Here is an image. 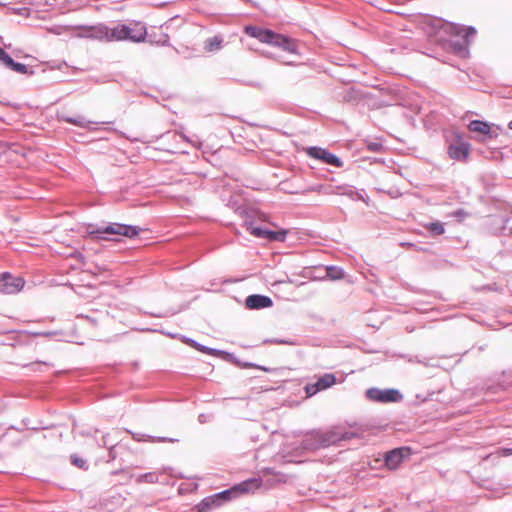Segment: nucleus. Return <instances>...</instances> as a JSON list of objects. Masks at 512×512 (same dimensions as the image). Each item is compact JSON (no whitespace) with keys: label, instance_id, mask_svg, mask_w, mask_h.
<instances>
[{"label":"nucleus","instance_id":"nucleus-1","mask_svg":"<svg viewBox=\"0 0 512 512\" xmlns=\"http://www.w3.org/2000/svg\"><path fill=\"white\" fill-rule=\"evenodd\" d=\"M350 433L344 427L334 426L328 430H313L305 435L302 446L307 450H318L336 445L340 441L348 439Z\"/></svg>","mask_w":512,"mask_h":512},{"label":"nucleus","instance_id":"nucleus-2","mask_svg":"<svg viewBox=\"0 0 512 512\" xmlns=\"http://www.w3.org/2000/svg\"><path fill=\"white\" fill-rule=\"evenodd\" d=\"M87 233L95 239L112 241L116 240L117 236H124L130 239L135 238L139 234V229L136 226L121 223H109L107 225L89 224Z\"/></svg>","mask_w":512,"mask_h":512},{"label":"nucleus","instance_id":"nucleus-3","mask_svg":"<svg viewBox=\"0 0 512 512\" xmlns=\"http://www.w3.org/2000/svg\"><path fill=\"white\" fill-rule=\"evenodd\" d=\"M244 32L248 36L258 39L262 43L279 47L290 53L296 52L297 45L291 38L282 34H277L270 29H265L254 25H247L244 27Z\"/></svg>","mask_w":512,"mask_h":512},{"label":"nucleus","instance_id":"nucleus-4","mask_svg":"<svg viewBox=\"0 0 512 512\" xmlns=\"http://www.w3.org/2000/svg\"><path fill=\"white\" fill-rule=\"evenodd\" d=\"M256 483V479H251L237 484L231 489H226L216 494L207 496L195 506V509L197 512H210L230 501L234 493L248 492L251 489V486L256 485Z\"/></svg>","mask_w":512,"mask_h":512},{"label":"nucleus","instance_id":"nucleus-5","mask_svg":"<svg viewBox=\"0 0 512 512\" xmlns=\"http://www.w3.org/2000/svg\"><path fill=\"white\" fill-rule=\"evenodd\" d=\"M448 31L452 36L459 38V40L452 42L454 51L459 54H465L470 43V37L476 34V30L473 27L451 25L448 27Z\"/></svg>","mask_w":512,"mask_h":512},{"label":"nucleus","instance_id":"nucleus-6","mask_svg":"<svg viewBox=\"0 0 512 512\" xmlns=\"http://www.w3.org/2000/svg\"><path fill=\"white\" fill-rule=\"evenodd\" d=\"M246 230L256 238L266 239L270 242H283L286 239L287 231L284 229L274 231L264 227L256 226L253 221H245Z\"/></svg>","mask_w":512,"mask_h":512},{"label":"nucleus","instance_id":"nucleus-7","mask_svg":"<svg viewBox=\"0 0 512 512\" xmlns=\"http://www.w3.org/2000/svg\"><path fill=\"white\" fill-rule=\"evenodd\" d=\"M143 31L136 34H129V26L126 24H118L112 28L108 27V42L128 40L131 42H143Z\"/></svg>","mask_w":512,"mask_h":512},{"label":"nucleus","instance_id":"nucleus-8","mask_svg":"<svg viewBox=\"0 0 512 512\" xmlns=\"http://www.w3.org/2000/svg\"><path fill=\"white\" fill-rule=\"evenodd\" d=\"M75 30L78 37L108 42V26L105 24L81 25L77 26Z\"/></svg>","mask_w":512,"mask_h":512},{"label":"nucleus","instance_id":"nucleus-9","mask_svg":"<svg viewBox=\"0 0 512 512\" xmlns=\"http://www.w3.org/2000/svg\"><path fill=\"white\" fill-rule=\"evenodd\" d=\"M336 376L332 373H325L319 377H316L313 382L307 383L304 387V391L307 397H312L317 393L330 388L336 383Z\"/></svg>","mask_w":512,"mask_h":512},{"label":"nucleus","instance_id":"nucleus-10","mask_svg":"<svg viewBox=\"0 0 512 512\" xmlns=\"http://www.w3.org/2000/svg\"><path fill=\"white\" fill-rule=\"evenodd\" d=\"M366 395L370 400L381 403L398 402L402 399V395L396 389L371 388L366 391Z\"/></svg>","mask_w":512,"mask_h":512},{"label":"nucleus","instance_id":"nucleus-11","mask_svg":"<svg viewBox=\"0 0 512 512\" xmlns=\"http://www.w3.org/2000/svg\"><path fill=\"white\" fill-rule=\"evenodd\" d=\"M183 341L186 344H188L189 346L195 348L196 350H198L200 352H203V353H206L209 355H213V356H220L224 360L231 361V362H234V363L240 365V362L235 358V356L232 353H229V352H226L223 350H219V349H215V348H210V347L202 345V344L198 343L197 341H195L194 339H191L188 337H183Z\"/></svg>","mask_w":512,"mask_h":512},{"label":"nucleus","instance_id":"nucleus-12","mask_svg":"<svg viewBox=\"0 0 512 512\" xmlns=\"http://www.w3.org/2000/svg\"><path fill=\"white\" fill-rule=\"evenodd\" d=\"M307 154L314 159L320 160L327 165L334 167H342L343 162L333 153H330L324 148L312 146L307 148Z\"/></svg>","mask_w":512,"mask_h":512},{"label":"nucleus","instance_id":"nucleus-13","mask_svg":"<svg viewBox=\"0 0 512 512\" xmlns=\"http://www.w3.org/2000/svg\"><path fill=\"white\" fill-rule=\"evenodd\" d=\"M24 286V280L20 277H14L8 272L0 274V292L4 294H14L20 291Z\"/></svg>","mask_w":512,"mask_h":512},{"label":"nucleus","instance_id":"nucleus-14","mask_svg":"<svg viewBox=\"0 0 512 512\" xmlns=\"http://www.w3.org/2000/svg\"><path fill=\"white\" fill-rule=\"evenodd\" d=\"M411 454V450L408 447H401L391 450L385 455V465L390 470L397 469L403 460L409 457Z\"/></svg>","mask_w":512,"mask_h":512},{"label":"nucleus","instance_id":"nucleus-15","mask_svg":"<svg viewBox=\"0 0 512 512\" xmlns=\"http://www.w3.org/2000/svg\"><path fill=\"white\" fill-rule=\"evenodd\" d=\"M470 153V145L461 139H456L448 147L449 156L458 161L467 160Z\"/></svg>","mask_w":512,"mask_h":512},{"label":"nucleus","instance_id":"nucleus-16","mask_svg":"<svg viewBox=\"0 0 512 512\" xmlns=\"http://www.w3.org/2000/svg\"><path fill=\"white\" fill-rule=\"evenodd\" d=\"M245 305L250 310H259L271 307L273 305V301L269 296L252 294L246 298Z\"/></svg>","mask_w":512,"mask_h":512},{"label":"nucleus","instance_id":"nucleus-17","mask_svg":"<svg viewBox=\"0 0 512 512\" xmlns=\"http://www.w3.org/2000/svg\"><path fill=\"white\" fill-rule=\"evenodd\" d=\"M61 120L63 122L76 125L81 128H85L88 130H95V128L90 127L91 124H94V122L86 120L85 117L81 115L77 116H61Z\"/></svg>","mask_w":512,"mask_h":512},{"label":"nucleus","instance_id":"nucleus-18","mask_svg":"<svg viewBox=\"0 0 512 512\" xmlns=\"http://www.w3.org/2000/svg\"><path fill=\"white\" fill-rule=\"evenodd\" d=\"M128 433L132 435V438L137 442H143V441H150V442H172L174 441L171 438L166 437H154L151 435L143 434V433H137L132 432L130 430H127Z\"/></svg>","mask_w":512,"mask_h":512},{"label":"nucleus","instance_id":"nucleus-19","mask_svg":"<svg viewBox=\"0 0 512 512\" xmlns=\"http://www.w3.org/2000/svg\"><path fill=\"white\" fill-rule=\"evenodd\" d=\"M468 128L472 132L488 135L491 127L487 122L480 120H473L469 123Z\"/></svg>","mask_w":512,"mask_h":512},{"label":"nucleus","instance_id":"nucleus-20","mask_svg":"<svg viewBox=\"0 0 512 512\" xmlns=\"http://www.w3.org/2000/svg\"><path fill=\"white\" fill-rule=\"evenodd\" d=\"M223 39L220 36H214L211 38H208L205 41L204 49L207 52H215L219 51L222 48Z\"/></svg>","mask_w":512,"mask_h":512},{"label":"nucleus","instance_id":"nucleus-21","mask_svg":"<svg viewBox=\"0 0 512 512\" xmlns=\"http://www.w3.org/2000/svg\"><path fill=\"white\" fill-rule=\"evenodd\" d=\"M344 271L342 268L337 266H328L326 267V277L331 280H339L343 278Z\"/></svg>","mask_w":512,"mask_h":512},{"label":"nucleus","instance_id":"nucleus-22","mask_svg":"<svg viewBox=\"0 0 512 512\" xmlns=\"http://www.w3.org/2000/svg\"><path fill=\"white\" fill-rule=\"evenodd\" d=\"M424 227L433 235H442L445 232L444 224L439 221L426 224Z\"/></svg>","mask_w":512,"mask_h":512},{"label":"nucleus","instance_id":"nucleus-23","mask_svg":"<svg viewBox=\"0 0 512 512\" xmlns=\"http://www.w3.org/2000/svg\"><path fill=\"white\" fill-rule=\"evenodd\" d=\"M70 459H71V463L80 469L87 470L89 467L87 461L85 459H83L82 457H79L76 454H72L70 456Z\"/></svg>","mask_w":512,"mask_h":512},{"label":"nucleus","instance_id":"nucleus-24","mask_svg":"<svg viewBox=\"0 0 512 512\" xmlns=\"http://www.w3.org/2000/svg\"><path fill=\"white\" fill-rule=\"evenodd\" d=\"M7 68H9L17 73H20V74L28 73V67L25 64L16 62L13 59Z\"/></svg>","mask_w":512,"mask_h":512},{"label":"nucleus","instance_id":"nucleus-25","mask_svg":"<svg viewBox=\"0 0 512 512\" xmlns=\"http://www.w3.org/2000/svg\"><path fill=\"white\" fill-rule=\"evenodd\" d=\"M12 59L13 58L3 48L0 47V62L5 67H8Z\"/></svg>","mask_w":512,"mask_h":512},{"label":"nucleus","instance_id":"nucleus-26","mask_svg":"<svg viewBox=\"0 0 512 512\" xmlns=\"http://www.w3.org/2000/svg\"><path fill=\"white\" fill-rule=\"evenodd\" d=\"M141 481L146 483H155L158 481V476L155 473H145L140 477Z\"/></svg>","mask_w":512,"mask_h":512},{"label":"nucleus","instance_id":"nucleus-27","mask_svg":"<svg viewBox=\"0 0 512 512\" xmlns=\"http://www.w3.org/2000/svg\"><path fill=\"white\" fill-rule=\"evenodd\" d=\"M138 32H144L143 33V41L145 40L146 38V35H147V30L145 28V26H139V25H136L134 28L130 27L129 26V34H136Z\"/></svg>","mask_w":512,"mask_h":512},{"label":"nucleus","instance_id":"nucleus-28","mask_svg":"<svg viewBox=\"0 0 512 512\" xmlns=\"http://www.w3.org/2000/svg\"><path fill=\"white\" fill-rule=\"evenodd\" d=\"M266 342L273 343V344H285V345H296V342L293 340H286V339H270Z\"/></svg>","mask_w":512,"mask_h":512},{"label":"nucleus","instance_id":"nucleus-29","mask_svg":"<svg viewBox=\"0 0 512 512\" xmlns=\"http://www.w3.org/2000/svg\"><path fill=\"white\" fill-rule=\"evenodd\" d=\"M43 365H45L44 362H34V363H30V364L26 365V368H28L31 371L37 372V371H41V368L43 367Z\"/></svg>","mask_w":512,"mask_h":512},{"label":"nucleus","instance_id":"nucleus-30","mask_svg":"<svg viewBox=\"0 0 512 512\" xmlns=\"http://www.w3.org/2000/svg\"><path fill=\"white\" fill-rule=\"evenodd\" d=\"M367 148L368 150L372 151V152H381L383 147L380 143H369L367 145Z\"/></svg>","mask_w":512,"mask_h":512},{"label":"nucleus","instance_id":"nucleus-31","mask_svg":"<svg viewBox=\"0 0 512 512\" xmlns=\"http://www.w3.org/2000/svg\"><path fill=\"white\" fill-rule=\"evenodd\" d=\"M241 366L245 367V368H247V367H254V368L266 371V372L270 371L269 368H266L264 366H260V365L254 364V363H250V362L243 363Z\"/></svg>","mask_w":512,"mask_h":512},{"label":"nucleus","instance_id":"nucleus-32","mask_svg":"<svg viewBox=\"0 0 512 512\" xmlns=\"http://www.w3.org/2000/svg\"><path fill=\"white\" fill-rule=\"evenodd\" d=\"M467 215V213L464 211V210H458L456 212H454V216L457 217V218H463Z\"/></svg>","mask_w":512,"mask_h":512},{"label":"nucleus","instance_id":"nucleus-33","mask_svg":"<svg viewBox=\"0 0 512 512\" xmlns=\"http://www.w3.org/2000/svg\"><path fill=\"white\" fill-rule=\"evenodd\" d=\"M499 454L501 456H508V455H511L512 454V449H508V448H505V449H501Z\"/></svg>","mask_w":512,"mask_h":512},{"label":"nucleus","instance_id":"nucleus-34","mask_svg":"<svg viewBox=\"0 0 512 512\" xmlns=\"http://www.w3.org/2000/svg\"><path fill=\"white\" fill-rule=\"evenodd\" d=\"M109 457L114 460L116 458V455H115V447L112 446L109 448Z\"/></svg>","mask_w":512,"mask_h":512},{"label":"nucleus","instance_id":"nucleus-35","mask_svg":"<svg viewBox=\"0 0 512 512\" xmlns=\"http://www.w3.org/2000/svg\"><path fill=\"white\" fill-rule=\"evenodd\" d=\"M198 419L200 423H205L207 421V416L205 414H200Z\"/></svg>","mask_w":512,"mask_h":512},{"label":"nucleus","instance_id":"nucleus-36","mask_svg":"<svg viewBox=\"0 0 512 512\" xmlns=\"http://www.w3.org/2000/svg\"><path fill=\"white\" fill-rule=\"evenodd\" d=\"M173 136H177V133H174ZM178 136L181 137L182 139L186 140V141H190L185 135L178 134Z\"/></svg>","mask_w":512,"mask_h":512},{"label":"nucleus","instance_id":"nucleus-37","mask_svg":"<svg viewBox=\"0 0 512 512\" xmlns=\"http://www.w3.org/2000/svg\"><path fill=\"white\" fill-rule=\"evenodd\" d=\"M107 444H108L107 443V436L105 435V436L102 437V445L103 446H107Z\"/></svg>","mask_w":512,"mask_h":512},{"label":"nucleus","instance_id":"nucleus-38","mask_svg":"<svg viewBox=\"0 0 512 512\" xmlns=\"http://www.w3.org/2000/svg\"><path fill=\"white\" fill-rule=\"evenodd\" d=\"M80 433H81V435H83V436H91V432H90V431H88V430H87V431H81Z\"/></svg>","mask_w":512,"mask_h":512},{"label":"nucleus","instance_id":"nucleus-39","mask_svg":"<svg viewBox=\"0 0 512 512\" xmlns=\"http://www.w3.org/2000/svg\"><path fill=\"white\" fill-rule=\"evenodd\" d=\"M53 333L52 332H43V333H38L37 335H42V336H50L52 335Z\"/></svg>","mask_w":512,"mask_h":512},{"label":"nucleus","instance_id":"nucleus-40","mask_svg":"<svg viewBox=\"0 0 512 512\" xmlns=\"http://www.w3.org/2000/svg\"><path fill=\"white\" fill-rule=\"evenodd\" d=\"M163 45H169L168 36L166 35V40L162 43Z\"/></svg>","mask_w":512,"mask_h":512},{"label":"nucleus","instance_id":"nucleus-41","mask_svg":"<svg viewBox=\"0 0 512 512\" xmlns=\"http://www.w3.org/2000/svg\"><path fill=\"white\" fill-rule=\"evenodd\" d=\"M508 127H509V129L512 130V120L508 123Z\"/></svg>","mask_w":512,"mask_h":512},{"label":"nucleus","instance_id":"nucleus-42","mask_svg":"<svg viewBox=\"0 0 512 512\" xmlns=\"http://www.w3.org/2000/svg\"><path fill=\"white\" fill-rule=\"evenodd\" d=\"M358 198H359V199H362L363 201H365V200H364V198H363V196H361V195H358Z\"/></svg>","mask_w":512,"mask_h":512},{"label":"nucleus","instance_id":"nucleus-43","mask_svg":"<svg viewBox=\"0 0 512 512\" xmlns=\"http://www.w3.org/2000/svg\"><path fill=\"white\" fill-rule=\"evenodd\" d=\"M245 2H250L251 0H244Z\"/></svg>","mask_w":512,"mask_h":512}]
</instances>
